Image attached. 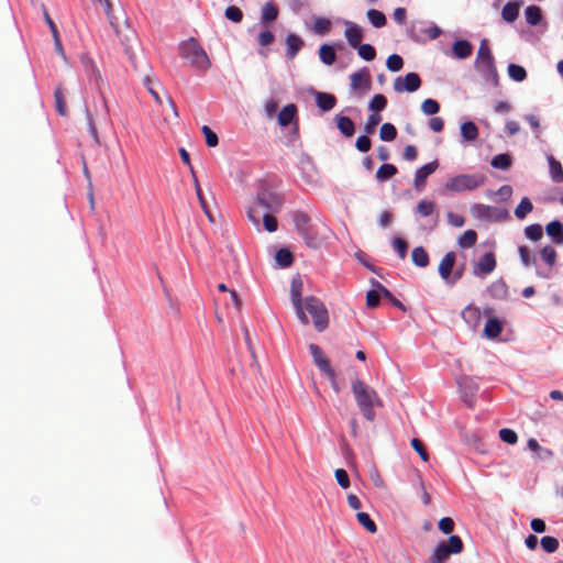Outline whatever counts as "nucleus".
<instances>
[{
  "instance_id": "obj_1",
  "label": "nucleus",
  "mask_w": 563,
  "mask_h": 563,
  "mask_svg": "<svg viewBox=\"0 0 563 563\" xmlns=\"http://www.w3.org/2000/svg\"><path fill=\"white\" fill-rule=\"evenodd\" d=\"M352 393L363 417L371 422L374 421L376 418L375 408L383 407V401L376 390L363 380L354 379L352 382Z\"/></svg>"
},
{
  "instance_id": "obj_2",
  "label": "nucleus",
  "mask_w": 563,
  "mask_h": 563,
  "mask_svg": "<svg viewBox=\"0 0 563 563\" xmlns=\"http://www.w3.org/2000/svg\"><path fill=\"white\" fill-rule=\"evenodd\" d=\"M283 206V198L275 192L262 191L247 210L250 221L256 227L261 223V212H278Z\"/></svg>"
},
{
  "instance_id": "obj_3",
  "label": "nucleus",
  "mask_w": 563,
  "mask_h": 563,
  "mask_svg": "<svg viewBox=\"0 0 563 563\" xmlns=\"http://www.w3.org/2000/svg\"><path fill=\"white\" fill-rule=\"evenodd\" d=\"M291 219L297 233L302 238L306 245L311 249H319L323 238L311 223L310 216L302 210H296L291 213Z\"/></svg>"
},
{
  "instance_id": "obj_4",
  "label": "nucleus",
  "mask_w": 563,
  "mask_h": 563,
  "mask_svg": "<svg viewBox=\"0 0 563 563\" xmlns=\"http://www.w3.org/2000/svg\"><path fill=\"white\" fill-rule=\"evenodd\" d=\"M179 54L183 58L189 60L195 68L207 70L210 67V59L206 51L194 37L180 44Z\"/></svg>"
},
{
  "instance_id": "obj_5",
  "label": "nucleus",
  "mask_w": 563,
  "mask_h": 563,
  "mask_svg": "<svg viewBox=\"0 0 563 563\" xmlns=\"http://www.w3.org/2000/svg\"><path fill=\"white\" fill-rule=\"evenodd\" d=\"M475 68L486 77L497 78L495 58L486 38L482 40L477 49Z\"/></svg>"
},
{
  "instance_id": "obj_6",
  "label": "nucleus",
  "mask_w": 563,
  "mask_h": 563,
  "mask_svg": "<svg viewBox=\"0 0 563 563\" xmlns=\"http://www.w3.org/2000/svg\"><path fill=\"white\" fill-rule=\"evenodd\" d=\"M464 549L462 539L452 534L446 541L440 542L430 556L431 563H444L451 554H460Z\"/></svg>"
},
{
  "instance_id": "obj_7",
  "label": "nucleus",
  "mask_w": 563,
  "mask_h": 563,
  "mask_svg": "<svg viewBox=\"0 0 563 563\" xmlns=\"http://www.w3.org/2000/svg\"><path fill=\"white\" fill-rule=\"evenodd\" d=\"M484 180L485 178L482 175L462 174L450 178L445 184V188L454 192L474 190L482 186L484 184Z\"/></svg>"
},
{
  "instance_id": "obj_8",
  "label": "nucleus",
  "mask_w": 563,
  "mask_h": 563,
  "mask_svg": "<svg viewBox=\"0 0 563 563\" xmlns=\"http://www.w3.org/2000/svg\"><path fill=\"white\" fill-rule=\"evenodd\" d=\"M309 351L313 358V363L322 372L335 386L336 374L332 368L329 358L324 355L321 347L317 344L311 343L309 345Z\"/></svg>"
},
{
  "instance_id": "obj_9",
  "label": "nucleus",
  "mask_w": 563,
  "mask_h": 563,
  "mask_svg": "<svg viewBox=\"0 0 563 563\" xmlns=\"http://www.w3.org/2000/svg\"><path fill=\"white\" fill-rule=\"evenodd\" d=\"M471 211L475 218L487 221H499L507 217V211L505 209L482 203L472 206Z\"/></svg>"
},
{
  "instance_id": "obj_10",
  "label": "nucleus",
  "mask_w": 563,
  "mask_h": 563,
  "mask_svg": "<svg viewBox=\"0 0 563 563\" xmlns=\"http://www.w3.org/2000/svg\"><path fill=\"white\" fill-rule=\"evenodd\" d=\"M351 89L355 92L364 93L372 87V78L367 68H362L350 76Z\"/></svg>"
},
{
  "instance_id": "obj_11",
  "label": "nucleus",
  "mask_w": 563,
  "mask_h": 563,
  "mask_svg": "<svg viewBox=\"0 0 563 563\" xmlns=\"http://www.w3.org/2000/svg\"><path fill=\"white\" fill-rule=\"evenodd\" d=\"M143 85L146 87L148 93L155 101L158 107H163L167 101V98H170L165 88L161 85L158 80H154L151 77L146 76L143 79Z\"/></svg>"
},
{
  "instance_id": "obj_12",
  "label": "nucleus",
  "mask_w": 563,
  "mask_h": 563,
  "mask_svg": "<svg viewBox=\"0 0 563 563\" xmlns=\"http://www.w3.org/2000/svg\"><path fill=\"white\" fill-rule=\"evenodd\" d=\"M421 86V79L417 73H408L404 78L397 77L394 81V89L397 92H413Z\"/></svg>"
},
{
  "instance_id": "obj_13",
  "label": "nucleus",
  "mask_w": 563,
  "mask_h": 563,
  "mask_svg": "<svg viewBox=\"0 0 563 563\" xmlns=\"http://www.w3.org/2000/svg\"><path fill=\"white\" fill-rule=\"evenodd\" d=\"M306 311L311 317H327L328 310L324 303L316 298V297H307L305 300V305L302 306V311ZM298 317H305V314H298Z\"/></svg>"
},
{
  "instance_id": "obj_14",
  "label": "nucleus",
  "mask_w": 563,
  "mask_h": 563,
  "mask_svg": "<svg viewBox=\"0 0 563 563\" xmlns=\"http://www.w3.org/2000/svg\"><path fill=\"white\" fill-rule=\"evenodd\" d=\"M439 167L438 161H433L431 163H428L423 166H421L415 175V181L413 186L415 188L420 191L423 189L427 183V178L433 174Z\"/></svg>"
},
{
  "instance_id": "obj_15",
  "label": "nucleus",
  "mask_w": 563,
  "mask_h": 563,
  "mask_svg": "<svg viewBox=\"0 0 563 563\" xmlns=\"http://www.w3.org/2000/svg\"><path fill=\"white\" fill-rule=\"evenodd\" d=\"M344 36L349 45L353 48H356L363 41V29L354 22L346 21Z\"/></svg>"
},
{
  "instance_id": "obj_16",
  "label": "nucleus",
  "mask_w": 563,
  "mask_h": 563,
  "mask_svg": "<svg viewBox=\"0 0 563 563\" xmlns=\"http://www.w3.org/2000/svg\"><path fill=\"white\" fill-rule=\"evenodd\" d=\"M301 291H302L301 279L299 277L292 278L291 285H290V295H291V300H292L294 307L298 314H302Z\"/></svg>"
},
{
  "instance_id": "obj_17",
  "label": "nucleus",
  "mask_w": 563,
  "mask_h": 563,
  "mask_svg": "<svg viewBox=\"0 0 563 563\" xmlns=\"http://www.w3.org/2000/svg\"><path fill=\"white\" fill-rule=\"evenodd\" d=\"M521 5V0H510L509 2H507L501 10L503 19L508 23L515 22L519 15V10Z\"/></svg>"
},
{
  "instance_id": "obj_18",
  "label": "nucleus",
  "mask_w": 563,
  "mask_h": 563,
  "mask_svg": "<svg viewBox=\"0 0 563 563\" xmlns=\"http://www.w3.org/2000/svg\"><path fill=\"white\" fill-rule=\"evenodd\" d=\"M161 108V114L163 117L164 122H166L167 124H176L178 122L179 114L176 104L172 98H167V101L165 102V108L164 106Z\"/></svg>"
},
{
  "instance_id": "obj_19",
  "label": "nucleus",
  "mask_w": 563,
  "mask_h": 563,
  "mask_svg": "<svg viewBox=\"0 0 563 563\" xmlns=\"http://www.w3.org/2000/svg\"><path fill=\"white\" fill-rule=\"evenodd\" d=\"M161 108V114L163 117L164 122H166L167 124H176L178 122L179 114L176 104L172 98H167V101L165 102V108L164 106Z\"/></svg>"
},
{
  "instance_id": "obj_20",
  "label": "nucleus",
  "mask_w": 563,
  "mask_h": 563,
  "mask_svg": "<svg viewBox=\"0 0 563 563\" xmlns=\"http://www.w3.org/2000/svg\"><path fill=\"white\" fill-rule=\"evenodd\" d=\"M286 46H287V57L292 59L296 57L298 52L302 48L303 41L300 36L296 35L294 33H289L286 36Z\"/></svg>"
},
{
  "instance_id": "obj_21",
  "label": "nucleus",
  "mask_w": 563,
  "mask_h": 563,
  "mask_svg": "<svg viewBox=\"0 0 563 563\" xmlns=\"http://www.w3.org/2000/svg\"><path fill=\"white\" fill-rule=\"evenodd\" d=\"M452 52L456 58L465 59L472 55L473 46L466 40H457L453 43Z\"/></svg>"
},
{
  "instance_id": "obj_22",
  "label": "nucleus",
  "mask_w": 563,
  "mask_h": 563,
  "mask_svg": "<svg viewBox=\"0 0 563 563\" xmlns=\"http://www.w3.org/2000/svg\"><path fill=\"white\" fill-rule=\"evenodd\" d=\"M456 255L454 252H449L444 255L439 264V274L443 279H448L451 276Z\"/></svg>"
},
{
  "instance_id": "obj_23",
  "label": "nucleus",
  "mask_w": 563,
  "mask_h": 563,
  "mask_svg": "<svg viewBox=\"0 0 563 563\" xmlns=\"http://www.w3.org/2000/svg\"><path fill=\"white\" fill-rule=\"evenodd\" d=\"M496 267V258L493 253H485L479 261L476 263V271L487 275L492 273Z\"/></svg>"
},
{
  "instance_id": "obj_24",
  "label": "nucleus",
  "mask_w": 563,
  "mask_h": 563,
  "mask_svg": "<svg viewBox=\"0 0 563 563\" xmlns=\"http://www.w3.org/2000/svg\"><path fill=\"white\" fill-rule=\"evenodd\" d=\"M314 97H316L317 106L322 111H330L336 104V98L331 93L317 91Z\"/></svg>"
},
{
  "instance_id": "obj_25",
  "label": "nucleus",
  "mask_w": 563,
  "mask_h": 563,
  "mask_svg": "<svg viewBox=\"0 0 563 563\" xmlns=\"http://www.w3.org/2000/svg\"><path fill=\"white\" fill-rule=\"evenodd\" d=\"M335 120L338 129L345 137H351L354 135L355 125L349 117L336 115Z\"/></svg>"
},
{
  "instance_id": "obj_26",
  "label": "nucleus",
  "mask_w": 563,
  "mask_h": 563,
  "mask_svg": "<svg viewBox=\"0 0 563 563\" xmlns=\"http://www.w3.org/2000/svg\"><path fill=\"white\" fill-rule=\"evenodd\" d=\"M545 230L556 244L563 243V224L559 220L548 223Z\"/></svg>"
},
{
  "instance_id": "obj_27",
  "label": "nucleus",
  "mask_w": 563,
  "mask_h": 563,
  "mask_svg": "<svg viewBox=\"0 0 563 563\" xmlns=\"http://www.w3.org/2000/svg\"><path fill=\"white\" fill-rule=\"evenodd\" d=\"M503 330V322L500 319H487L484 327V334L488 339H495Z\"/></svg>"
},
{
  "instance_id": "obj_28",
  "label": "nucleus",
  "mask_w": 563,
  "mask_h": 563,
  "mask_svg": "<svg viewBox=\"0 0 563 563\" xmlns=\"http://www.w3.org/2000/svg\"><path fill=\"white\" fill-rule=\"evenodd\" d=\"M297 113V108L295 104L290 103L285 106L280 112L278 113V123L282 126H287L291 123L295 115Z\"/></svg>"
},
{
  "instance_id": "obj_29",
  "label": "nucleus",
  "mask_w": 563,
  "mask_h": 563,
  "mask_svg": "<svg viewBox=\"0 0 563 563\" xmlns=\"http://www.w3.org/2000/svg\"><path fill=\"white\" fill-rule=\"evenodd\" d=\"M224 303L228 308V314H236L241 312L242 302L234 290L229 291L228 298H225Z\"/></svg>"
},
{
  "instance_id": "obj_30",
  "label": "nucleus",
  "mask_w": 563,
  "mask_h": 563,
  "mask_svg": "<svg viewBox=\"0 0 563 563\" xmlns=\"http://www.w3.org/2000/svg\"><path fill=\"white\" fill-rule=\"evenodd\" d=\"M319 58L328 66L334 64L336 60V53L333 46L329 44L321 45L319 48Z\"/></svg>"
},
{
  "instance_id": "obj_31",
  "label": "nucleus",
  "mask_w": 563,
  "mask_h": 563,
  "mask_svg": "<svg viewBox=\"0 0 563 563\" xmlns=\"http://www.w3.org/2000/svg\"><path fill=\"white\" fill-rule=\"evenodd\" d=\"M54 99H55V108H56V111L58 112V114L66 115L68 110H67V104H66V100H65V96H64V88L62 85H58L55 88Z\"/></svg>"
},
{
  "instance_id": "obj_32",
  "label": "nucleus",
  "mask_w": 563,
  "mask_h": 563,
  "mask_svg": "<svg viewBox=\"0 0 563 563\" xmlns=\"http://www.w3.org/2000/svg\"><path fill=\"white\" fill-rule=\"evenodd\" d=\"M278 8L275 3L273 2H266L263 8H262V16H261V20H262V23H268V22H273L277 19L278 16Z\"/></svg>"
},
{
  "instance_id": "obj_33",
  "label": "nucleus",
  "mask_w": 563,
  "mask_h": 563,
  "mask_svg": "<svg viewBox=\"0 0 563 563\" xmlns=\"http://www.w3.org/2000/svg\"><path fill=\"white\" fill-rule=\"evenodd\" d=\"M525 16L529 25H538L542 20L541 9L537 5H529L525 10Z\"/></svg>"
},
{
  "instance_id": "obj_34",
  "label": "nucleus",
  "mask_w": 563,
  "mask_h": 563,
  "mask_svg": "<svg viewBox=\"0 0 563 563\" xmlns=\"http://www.w3.org/2000/svg\"><path fill=\"white\" fill-rule=\"evenodd\" d=\"M411 260L419 267H426L429 264V255L422 246H417L412 250Z\"/></svg>"
},
{
  "instance_id": "obj_35",
  "label": "nucleus",
  "mask_w": 563,
  "mask_h": 563,
  "mask_svg": "<svg viewBox=\"0 0 563 563\" xmlns=\"http://www.w3.org/2000/svg\"><path fill=\"white\" fill-rule=\"evenodd\" d=\"M550 174L553 181L560 184L563 183V167L559 161L553 156L549 157Z\"/></svg>"
},
{
  "instance_id": "obj_36",
  "label": "nucleus",
  "mask_w": 563,
  "mask_h": 563,
  "mask_svg": "<svg viewBox=\"0 0 563 563\" xmlns=\"http://www.w3.org/2000/svg\"><path fill=\"white\" fill-rule=\"evenodd\" d=\"M511 164H512L511 156L506 153L498 154V155L494 156L493 159L490 161V165L494 168L501 169V170H506V169L510 168Z\"/></svg>"
},
{
  "instance_id": "obj_37",
  "label": "nucleus",
  "mask_w": 563,
  "mask_h": 563,
  "mask_svg": "<svg viewBox=\"0 0 563 563\" xmlns=\"http://www.w3.org/2000/svg\"><path fill=\"white\" fill-rule=\"evenodd\" d=\"M397 167L393 164H383L376 172V179L378 181H385L397 174Z\"/></svg>"
},
{
  "instance_id": "obj_38",
  "label": "nucleus",
  "mask_w": 563,
  "mask_h": 563,
  "mask_svg": "<svg viewBox=\"0 0 563 563\" xmlns=\"http://www.w3.org/2000/svg\"><path fill=\"white\" fill-rule=\"evenodd\" d=\"M368 21L374 27H383L386 25V16L382 11L369 9L366 13Z\"/></svg>"
},
{
  "instance_id": "obj_39",
  "label": "nucleus",
  "mask_w": 563,
  "mask_h": 563,
  "mask_svg": "<svg viewBox=\"0 0 563 563\" xmlns=\"http://www.w3.org/2000/svg\"><path fill=\"white\" fill-rule=\"evenodd\" d=\"M275 260L279 266L289 267L294 262V256L288 249H279L275 254Z\"/></svg>"
},
{
  "instance_id": "obj_40",
  "label": "nucleus",
  "mask_w": 563,
  "mask_h": 563,
  "mask_svg": "<svg viewBox=\"0 0 563 563\" xmlns=\"http://www.w3.org/2000/svg\"><path fill=\"white\" fill-rule=\"evenodd\" d=\"M461 134L466 141H475L478 137V129L471 121L464 122L461 125Z\"/></svg>"
},
{
  "instance_id": "obj_41",
  "label": "nucleus",
  "mask_w": 563,
  "mask_h": 563,
  "mask_svg": "<svg viewBox=\"0 0 563 563\" xmlns=\"http://www.w3.org/2000/svg\"><path fill=\"white\" fill-rule=\"evenodd\" d=\"M477 233L474 230H466L459 238V245L463 249H470L476 244Z\"/></svg>"
},
{
  "instance_id": "obj_42",
  "label": "nucleus",
  "mask_w": 563,
  "mask_h": 563,
  "mask_svg": "<svg viewBox=\"0 0 563 563\" xmlns=\"http://www.w3.org/2000/svg\"><path fill=\"white\" fill-rule=\"evenodd\" d=\"M379 137L384 142H391L397 137V129L391 123H384L379 130Z\"/></svg>"
},
{
  "instance_id": "obj_43",
  "label": "nucleus",
  "mask_w": 563,
  "mask_h": 563,
  "mask_svg": "<svg viewBox=\"0 0 563 563\" xmlns=\"http://www.w3.org/2000/svg\"><path fill=\"white\" fill-rule=\"evenodd\" d=\"M533 209V205L531 200L527 197L522 198L517 208L515 209V216L522 220L530 213Z\"/></svg>"
},
{
  "instance_id": "obj_44",
  "label": "nucleus",
  "mask_w": 563,
  "mask_h": 563,
  "mask_svg": "<svg viewBox=\"0 0 563 563\" xmlns=\"http://www.w3.org/2000/svg\"><path fill=\"white\" fill-rule=\"evenodd\" d=\"M386 106L387 98L382 93H377L369 101L368 108L372 111V113H379L386 108Z\"/></svg>"
},
{
  "instance_id": "obj_45",
  "label": "nucleus",
  "mask_w": 563,
  "mask_h": 563,
  "mask_svg": "<svg viewBox=\"0 0 563 563\" xmlns=\"http://www.w3.org/2000/svg\"><path fill=\"white\" fill-rule=\"evenodd\" d=\"M540 256L550 268H552L556 263V257H558L556 251L554 250V247H552L550 245L544 246L540 251Z\"/></svg>"
},
{
  "instance_id": "obj_46",
  "label": "nucleus",
  "mask_w": 563,
  "mask_h": 563,
  "mask_svg": "<svg viewBox=\"0 0 563 563\" xmlns=\"http://www.w3.org/2000/svg\"><path fill=\"white\" fill-rule=\"evenodd\" d=\"M508 75L515 81H523L527 78L526 69L517 64H509L508 66Z\"/></svg>"
},
{
  "instance_id": "obj_47",
  "label": "nucleus",
  "mask_w": 563,
  "mask_h": 563,
  "mask_svg": "<svg viewBox=\"0 0 563 563\" xmlns=\"http://www.w3.org/2000/svg\"><path fill=\"white\" fill-rule=\"evenodd\" d=\"M356 518L360 525H362L368 532H376L377 527L367 512H357Z\"/></svg>"
},
{
  "instance_id": "obj_48",
  "label": "nucleus",
  "mask_w": 563,
  "mask_h": 563,
  "mask_svg": "<svg viewBox=\"0 0 563 563\" xmlns=\"http://www.w3.org/2000/svg\"><path fill=\"white\" fill-rule=\"evenodd\" d=\"M272 213L273 212H261V219H263V224L267 232H275L278 228V222Z\"/></svg>"
},
{
  "instance_id": "obj_49",
  "label": "nucleus",
  "mask_w": 563,
  "mask_h": 563,
  "mask_svg": "<svg viewBox=\"0 0 563 563\" xmlns=\"http://www.w3.org/2000/svg\"><path fill=\"white\" fill-rule=\"evenodd\" d=\"M540 543L547 553H554L559 549V540L554 537L545 536L541 538Z\"/></svg>"
},
{
  "instance_id": "obj_50",
  "label": "nucleus",
  "mask_w": 563,
  "mask_h": 563,
  "mask_svg": "<svg viewBox=\"0 0 563 563\" xmlns=\"http://www.w3.org/2000/svg\"><path fill=\"white\" fill-rule=\"evenodd\" d=\"M356 48L360 57L367 62L373 60L376 57V51L371 44H360Z\"/></svg>"
},
{
  "instance_id": "obj_51",
  "label": "nucleus",
  "mask_w": 563,
  "mask_h": 563,
  "mask_svg": "<svg viewBox=\"0 0 563 563\" xmlns=\"http://www.w3.org/2000/svg\"><path fill=\"white\" fill-rule=\"evenodd\" d=\"M421 110L427 115H433L439 112L440 104L437 100L429 98L422 101Z\"/></svg>"
},
{
  "instance_id": "obj_52",
  "label": "nucleus",
  "mask_w": 563,
  "mask_h": 563,
  "mask_svg": "<svg viewBox=\"0 0 563 563\" xmlns=\"http://www.w3.org/2000/svg\"><path fill=\"white\" fill-rule=\"evenodd\" d=\"M525 234L532 241H539L543 236V229L540 224H531L526 227Z\"/></svg>"
},
{
  "instance_id": "obj_53",
  "label": "nucleus",
  "mask_w": 563,
  "mask_h": 563,
  "mask_svg": "<svg viewBox=\"0 0 563 563\" xmlns=\"http://www.w3.org/2000/svg\"><path fill=\"white\" fill-rule=\"evenodd\" d=\"M331 29V22L327 18H317L313 22V31L317 34H325Z\"/></svg>"
},
{
  "instance_id": "obj_54",
  "label": "nucleus",
  "mask_w": 563,
  "mask_h": 563,
  "mask_svg": "<svg viewBox=\"0 0 563 563\" xmlns=\"http://www.w3.org/2000/svg\"><path fill=\"white\" fill-rule=\"evenodd\" d=\"M476 389L477 388L474 385H465L462 387V398H463V401L468 407H473V405H474V397H475Z\"/></svg>"
},
{
  "instance_id": "obj_55",
  "label": "nucleus",
  "mask_w": 563,
  "mask_h": 563,
  "mask_svg": "<svg viewBox=\"0 0 563 563\" xmlns=\"http://www.w3.org/2000/svg\"><path fill=\"white\" fill-rule=\"evenodd\" d=\"M224 15L228 20L234 22V23H240L243 19V12L242 10L239 8V7H235V5H229L227 9H225V12H224Z\"/></svg>"
},
{
  "instance_id": "obj_56",
  "label": "nucleus",
  "mask_w": 563,
  "mask_h": 563,
  "mask_svg": "<svg viewBox=\"0 0 563 563\" xmlns=\"http://www.w3.org/2000/svg\"><path fill=\"white\" fill-rule=\"evenodd\" d=\"M386 66L390 71H399L404 66L402 57L397 54L388 56Z\"/></svg>"
},
{
  "instance_id": "obj_57",
  "label": "nucleus",
  "mask_w": 563,
  "mask_h": 563,
  "mask_svg": "<svg viewBox=\"0 0 563 563\" xmlns=\"http://www.w3.org/2000/svg\"><path fill=\"white\" fill-rule=\"evenodd\" d=\"M435 205L432 201L421 200L417 205V212L422 217H429L434 212Z\"/></svg>"
},
{
  "instance_id": "obj_58",
  "label": "nucleus",
  "mask_w": 563,
  "mask_h": 563,
  "mask_svg": "<svg viewBox=\"0 0 563 563\" xmlns=\"http://www.w3.org/2000/svg\"><path fill=\"white\" fill-rule=\"evenodd\" d=\"M455 523L451 517H443L438 523L439 530L444 534H451L454 531Z\"/></svg>"
},
{
  "instance_id": "obj_59",
  "label": "nucleus",
  "mask_w": 563,
  "mask_h": 563,
  "mask_svg": "<svg viewBox=\"0 0 563 563\" xmlns=\"http://www.w3.org/2000/svg\"><path fill=\"white\" fill-rule=\"evenodd\" d=\"M518 253H519L520 260L525 266L534 264V262H536L534 256L532 255L531 251L527 246H525V245L519 246Z\"/></svg>"
},
{
  "instance_id": "obj_60",
  "label": "nucleus",
  "mask_w": 563,
  "mask_h": 563,
  "mask_svg": "<svg viewBox=\"0 0 563 563\" xmlns=\"http://www.w3.org/2000/svg\"><path fill=\"white\" fill-rule=\"evenodd\" d=\"M380 121L382 117L379 113H371L364 126L365 132L368 134L373 133Z\"/></svg>"
},
{
  "instance_id": "obj_61",
  "label": "nucleus",
  "mask_w": 563,
  "mask_h": 563,
  "mask_svg": "<svg viewBox=\"0 0 563 563\" xmlns=\"http://www.w3.org/2000/svg\"><path fill=\"white\" fill-rule=\"evenodd\" d=\"M201 131L206 137V144L209 147H214L218 145V143H219L218 135L208 125H203L201 128Z\"/></svg>"
},
{
  "instance_id": "obj_62",
  "label": "nucleus",
  "mask_w": 563,
  "mask_h": 563,
  "mask_svg": "<svg viewBox=\"0 0 563 563\" xmlns=\"http://www.w3.org/2000/svg\"><path fill=\"white\" fill-rule=\"evenodd\" d=\"M393 246L401 260L406 257L407 250H408V243L404 239L395 238L393 240Z\"/></svg>"
},
{
  "instance_id": "obj_63",
  "label": "nucleus",
  "mask_w": 563,
  "mask_h": 563,
  "mask_svg": "<svg viewBox=\"0 0 563 563\" xmlns=\"http://www.w3.org/2000/svg\"><path fill=\"white\" fill-rule=\"evenodd\" d=\"M499 438L508 444H515L518 441L517 433L514 430L508 429V428H504V429L499 430Z\"/></svg>"
},
{
  "instance_id": "obj_64",
  "label": "nucleus",
  "mask_w": 563,
  "mask_h": 563,
  "mask_svg": "<svg viewBox=\"0 0 563 563\" xmlns=\"http://www.w3.org/2000/svg\"><path fill=\"white\" fill-rule=\"evenodd\" d=\"M334 476L336 478L338 484L343 488L346 489L350 487V478L345 470L338 468L334 472Z\"/></svg>"
}]
</instances>
